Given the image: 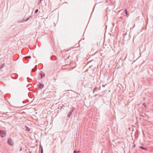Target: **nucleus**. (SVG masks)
I'll return each instance as SVG.
<instances>
[{
	"mask_svg": "<svg viewBox=\"0 0 153 153\" xmlns=\"http://www.w3.org/2000/svg\"><path fill=\"white\" fill-rule=\"evenodd\" d=\"M6 134V132L4 131H1L0 132V134L2 137H4L5 136Z\"/></svg>",
	"mask_w": 153,
	"mask_h": 153,
	"instance_id": "f257e3e1",
	"label": "nucleus"
},
{
	"mask_svg": "<svg viewBox=\"0 0 153 153\" xmlns=\"http://www.w3.org/2000/svg\"><path fill=\"white\" fill-rule=\"evenodd\" d=\"M8 143H9V144H10V145L11 146H13V143L12 142V140L11 139L9 138L8 139Z\"/></svg>",
	"mask_w": 153,
	"mask_h": 153,
	"instance_id": "f03ea898",
	"label": "nucleus"
},
{
	"mask_svg": "<svg viewBox=\"0 0 153 153\" xmlns=\"http://www.w3.org/2000/svg\"><path fill=\"white\" fill-rule=\"evenodd\" d=\"M125 13L126 14V17H128V12H127V10H125Z\"/></svg>",
	"mask_w": 153,
	"mask_h": 153,
	"instance_id": "7ed1b4c3",
	"label": "nucleus"
},
{
	"mask_svg": "<svg viewBox=\"0 0 153 153\" xmlns=\"http://www.w3.org/2000/svg\"><path fill=\"white\" fill-rule=\"evenodd\" d=\"M38 9H36L35 11V13H37V12H38Z\"/></svg>",
	"mask_w": 153,
	"mask_h": 153,
	"instance_id": "20e7f679",
	"label": "nucleus"
},
{
	"mask_svg": "<svg viewBox=\"0 0 153 153\" xmlns=\"http://www.w3.org/2000/svg\"><path fill=\"white\" fill-rule=\"evenodd\" d=\"M140 148H141V149H145V148L143 147H140Z\"/></svg>",
	"mask_w": 153,
	"mask_h": 153,
	"instance_id": "39448f33",
	"label": "nucleus"
},
{
	"mask_svg": "<svg viewBox=\"0 0 153 153\" xmlns=\"http://www.w3.org/2000/svg\"><path fill=\"white\" fill-rule=\"evenodd\" d=\"M40 86H41V87H43L44 85L41 84L40 85Z\"/></svg>",
	"mask_w": 153,
	"mask_h": 153,
	"instance_id": "423d86ee",
	"label": "nucleus"
},
{
	"mask_svg": "<svg viewBox=\"0 0 153 153\" xmlns=\"http://www.w3.org/2000/svg\"><path fill=\"white\" fill-rule=\"evenodd\" d=\"M32 71H35V70H34L33 69L32 70Z\"/></svg>",
	"mask_w": 153,
	"mask_h": 153,
	"instance_id": "0eeeda50",
	"label": "nucleus"
},
{
	"mask_svg": "<svg viewBox=\"0 0 153 153\" xmlns=\"http://www.w3.org/2000/svg\"><path fill=\"white\" fill-rule=\"evenodd\" d=\"M76 152H75V151H74V153H76Z\"/></svg>",
	"mask_w": 153,
	"mask_h": 153,
	"instance_id": "6e6552de",
	"label": "nucleus"
},
{
	"mask_svg": "<svg viewBox=\"0 0 153 153\" xmlns=\"http://www.w3.org/2000/svg\"><path fill=\"white\" fill-rule=\"evenodd\" d=\"M29 58H31V57H30V56H29Z\"/></svg>",
	"mask_w": 153,
	"mask_h": 153,
	"instance_id": "1a4fd4ad",
	"label": "nucleus"
},
{
	"mask_svg": "<svg viewBox=\"0 0 153 153\" xmlns=\"http://www.w3.org/2000/svg\"><path fill=\"white\" fill-rule=\"evenodd\" d=\"M37 69V68H36V69H35V70H36Z\"/></svg>",
	"mask_w": 153,
	"mask_h": 153,
	"instance_id": "9d476101",
	"label": "nucleus"
}]
</instances>
